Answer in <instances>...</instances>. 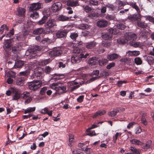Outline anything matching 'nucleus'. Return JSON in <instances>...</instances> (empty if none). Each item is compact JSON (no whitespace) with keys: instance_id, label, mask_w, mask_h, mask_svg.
I'll return each instance as SVG.
<instances>
[{"instance_id":"nucleus-1","label":"nucleus","mask_w":154,"mask_h":154,"mask_svg":"<svg viewBox=\"0 0 154 154\" xmlns=\"http://www.w3.org/2000/svg\"><path fill=\"white\" fill-rule=\"evenodd\" d=\"M50 86L51 88L56 91V92L54 94H61L66 92V86L59 82L53 83L51 84Z\"/></svg>"},{"instance_id":"nucleus-2","label":"nucleus","mask_w":154,"mask_h":154,"mask_svg":"<svg viewBox=\"0 0 154 154\" xmlns=\"http://www.w3.org/2000/svg\"><path fill=\"white\" fill-rule=\"evenodd\" d=\"M72 51L75 54L73 55L71 58V62L73 64L80 63L82 60V56L79 53L80 49L75 47L73 48Z\"/></svg>"},{"instance_id":"nucleus-3","label":"nucleus","mask_w":154,"mask_h":154,"mask_svg":"<svg viewBox=\"0 0 154 154\" xmlns=\"http://www.w3.org/2000/svg\"><path fill=\"white\" fill-rule=\"evenodd\" d=\"M42 83L38 80L34 81L29 84V88L31 90L35 91L41 86Z\"/></svg>"},{"instance_id":"nucleus-4","label":"nucleus","mask_w":154,"mask_h":154,"mask_svg":"<svg viewBox=\"0 0 154 154\" xmlns=\"http://www.w3.org/2000/svg\"><path fill=\"white\" fill-rule=\"evenodd\" d=\"M109 32L103 33L102 37L105 40H107L111 39L112 38V34H116V29L113 28H111L109 29Z\"/></svg>"},{"instance_id":"nucleus-5","label":"nucleus","mask_w":154,"mask_h":154,"mask_svg":"<svg viewBox=\"0 0 154 154\" xmlns=\"http://www.w3.org/2000/svg\"><path fill=\"white\" fill-rule=\"evenodd\" d=\"M13 40L8 39L5 40L3 43V48L7 53L8 56H9L8 52L10 51L11 48L13 45Z\"/></svg>"},{"instance_id":"nucleus-6","label":"nucleus","mask_w":154,"mask_h":154,"mask_svg":"<svg viewBox=\"0 0 154 154\" xmlns=\"http://www.w3.org/2000/svg\"><path fill=\"white\" fill-rule=\"evenodd\" d=\"M63 53L62 48H54L53 50L49 52V54L51 57L60 55Z\"/></svg>"},{"instance_id":"nucleus-7","label":"nucleus","mask_w":154,"mask_h":154,"mask_svg":"<svg viewBox=\"0 0 154 154\" xmlns=\"http://www.w3.org/2000/svg\"><path fill=\"white\" fill-rule=\"evenodd\" d=\"M41 8V3L39 2L34 3L31 5L29 10L30 11H34L40 9Z\"/></svg>"},{"instance_id":"nucleus-8","label":"nucleus","mask_w":154,"mask_h":154,"mask_svg":"<svg viewBox=\"0 0 154 154\" xmlns=\"http://www.w3.org/2000/svg\"><path fill=\"white\" fill-rule=\"evenodd\" d=\"M39 47L36 46L34 48H31L29 49L26 51V54L27 55H32L35 54L38 52V51H40V48H38Z\"/></svg>"},{"instance_id":"nucleus-9","label":"nucleus","mask_w":154,"mask_h":154,"mask_svg":"<svg viewBox=\"0 0 154 154\" xmlns=\"http://www.w3.org/2000/svg\"><path fill=\"white\" fill-rule=\"evenodd\" d=\"M12 100H17L20 98V92L16 89H12Z\"/></svg>"},{"instance_id":"nucleus-10","label":"nucleus","mask_w":154,"mask_h":154,"mask_svg":"<svg viewBox=\"0 0 154 154\" xmlns=\"http://www.w3.org/2000/svg\"><path fill=\"white\" fill-rule=\"evenodd\" d=\"M62 7V4L61 2H57L52 4L51 9L54 12H56L60 10Z\"/></svg>"},{"instance_id":"nucleus-11","label":"nucleus","mask_w":154,"mask_h":154,"mask_svg":"<svg viewBox=\"0 0 154 154\" xmlns=\"http://www.w3.org/2000/svg\"><path fill=\"white\" fill-rule=\"evenodd\" d=\"M125 37L127 40H134L137 38V36L134 33L130 32L126 33Z\"/></svg>"},{"instance_id":"nucleus-12","label":"nucleus","mask_w":154,"mask_h":154,"mask_svg":"<svg viewBox=\"0 0 154 154\" xmlns=\"http://www.w3.org/2000/svg\"><path fill=\"white\" fill-rule=\"evenodd\" d=\"M128 2H125L120 0H116L115 2V4L118 7V11L123 8V7L125 5H127Z\"/></svg>"},{"instance_id":"nucleus-13","label":"nucleus","mask_w":154,"mask_h":154,"mask_svg":"<svg viewBox=\"0 0 154 154\" xmlns=\"http://www.w3.org/2000/svg\"><path fill=\"white\" fill-rule=\"evenodd\" d=\"M17 15L19 17H24L25 16L26 10L20 7H17Z\"/></svg>"},{"instance_id":"nucleus-14","label":"nucleus","mask_w":154,"mask_h":154,"mask_svg":"<svg viewBox=\"0 0 154 154\" xmlns=\"http://www.w3.org/2000/svg\"><path fill=\"white\" fill-rule=\"evenodd\" d=\"M48 27L52 28L57 25L56 21L55 19L50 18L46 23Z\"/></svg>"},{"instance_id":"nucleus-15","label":"nucleus","mask_w":154,"mask_h":154,"mask_svg":"<svg viewBox=\"0 0 154 154\" xmlns=\"http://www.w3.org/2000/svg\"><path fill=\"white\" fill-rule=\"evenodd\" d=\"M108 22L107 20H101L97 22V26L100 28L106 27L108 24Z\"/></svg>"},{"instance_id":"nucleus-16","label":"nucleus","mask_w":154,"mask_h":154,"mask_svg":"<svg viewBox=\"0 0 154 154\" xmlns=\"http://www.w3.org/2000/svg\"><path fill=\"white\" fill-rule=\"evenodd\" d=\"M127 4L130 5L133 8L135 9L137 13V14H140V10L139 7L136 5V2H129L127 3Z\"/></svg>"},{"instance_id":"nucleus-17","label":"nucleus","mask_w":154,"mask_h":154,"mask_svg":"<svg viewBox=\"0 0 154 154\" xmlns=\"http://www.w3.org/2000/svg\"><path fill=\"white\" fill-rule=\"evenodd\" d=\"M67 32L66 30L59 31L56 34V36L58 38H64L66 36Z\"/></svg>"},{"instance_id":"nucleus-18","label":"nucleus","mask_w":154,"mask_h":154,"mask_svg":"<svg viewBox=\"0 0 154 154\" xmlns=\"http://www.w3.org/2000/svg\"><path fill=\"white\" fill-rule=\"evenodd\" d=\"M27 77L26 76H21L18 78L17 80L16 84L19 86H22L24 81L27 79Z\"/></svg>"},{"instance_id":"nucleus-19","label":"nucleus","mask_w":154,"mask_h":154,"mask_svg":"<svg viewBox=\"0 0 154 154\" xmlns=\"http://www.w3.org/2000/svg\"><path fill=\"white\" fill-rule=\"evenodd\" d=\"M140 14H134L130 15L128 16V19L131 21H136L140 18Z\"/></svg>"},{"instance_id":"nucleus-20","label":"nucleus","mask_w":154,"mask_h":154,"mask_svg":"<svg viewBox=\"0 0 154 154\" xmlns=\"http://www.w3.org/2000/svg\"><path fill=\"white\" fill-rule=\"evenodd\" d=\"M120 56L116 53H113L107 55V57L108 59L110 61H113L116 59H118Z\"/></svg>"},{"instance_id":"nucleus-21","label":"nucleus","mask_w":154,"mask_h":154,"mask_svg":"<svg viewBox=\"0 0 154 154\" xmlns=\"http://www.w3.org/2000/svg\"><path fill=\"white\" fill-rule=\"evenodd\" d=\"M48 13L47 14V15H44L42 19L40 20L37 23V24L38 25H42L47 20L48 17L50 14V12L49 11H48Z\"/></svg>"},{"instance_id":"nucleus-22","label":"nucleus","mask_w":154,"mask_h":154,"mask_svg":"<svg viewBox=\"0 0 154 154\" xmlns=\"http://www.w3.org/2000/svg\"><path fill=\"white\" fill-rule=\"evenodd\" d=\"M98 62L97 58L96 57H92L88 60V63L91 66L96 64Z\"/></svg>"},{"instance_id":"nucleus-23","label":"nucleus","mask_w":154,"mask_h":154,"mask_svg":"<svg viewBox=\"0 0 154 154\" xmlns=\"http://www.w3.org/2000/svg\"><path fill=\"white\" fill-rule=\"evenodd\" d=\"M71 17H67L63 15H60L57 18L58 20L61 21H65L70 20Z\"/></svg>"},{"instance_id":"nucleus-24","label":"nucleus","mask_w":154,"mask_h":154,"mask_svg":"<svg viewBox=\"0 0 154 154\" xmlns=\"http://www.w3.org/2000/svg\"><path fill=\"white\" fill-rule=\"evenodd\" d=\"M96 44L97 43L96 42L94 41H92L86 43L85 44V46L88 49H91L95 47Z\"/></svg>"},{"instance_id":"nucleus-25","label":"nucleus","mask_w":154,"mask_h":154,"mask_svg":"<svg viewBox=\"0 0 154 154\" xmlns=\"http://www.w3.org/2000/svg\"><path fill=\"white\" fill-rule=\"evenodd\" d=\"M152 144V141L150 140H148L145 145L143 143L142 147L144 149H148L151 148Z\"/></svg>"},{"instance_id":"nucleus-26","label":"nucleus","mask_w":154,"mask_h":154,"mask_svg":"<svg viewBox=\"0 0 154 154\" xmlns=\"http://www.w3.org/2000/svg\"><path fill=\"white\" fill-rule=\"evenodd\" d=\"M68 5L71 6H75L79 5L78 1L71 0L68 1L67 3Z\"/></svg>"},{"instance_id":"nucleus-27","label":"nucleus","mask_w":154,"mask_h":154,"mask_svg":"<svg viewBox=\"0 0 154 154\" xmlns=\"http://www.w3.org/2000/svg\"><path fill=\"white\" fill-rule=\"evenodd\" d=\"M130 142L134 145H142L143 143L142 142L137 139H134L130 140Z\"/></svg>"},{"instance_id":"nucleus-28","label":"nucleus","mask_w":154,"mask_h":154,"mask_svg":"<svg viewBox=\"0 0 154 154\" xmlns=\"http://www.w3.org/2000/svg\"><path fill=\"white\" fill-rule=\"evenodd\" d=\"M137 24L139 27L142 28H146L147 26V24L144 22L139 21L137 22Z\"/></svg>"},{"instance_id":"nucleus-29","label":"nucleus","mask_w":154,"mask_h":154,"mask_svg":"<svg viewBox=\"0 0 154 154\" xmlns=\"http://www.w3.org/2000/svg\"><path fill=\"white\" fill-rule=\"evenodd\" d=\"M130 149L133 152V154H140L141 151L140 149H137L136 148L131 146Z\"/></svg>"},{"instance_id":"nucleus-30","label":"nucleus","mask_w":154,"mask_h":154,"mask_svg":"<svg viewBox=\"0 0 154 154\" xmlns=\"http://www.w3.org/2000/svg\"><path fill=\"white\" fill-rule=\"evenodd\" d=\"M82 7L84 11L87 13H91L93 11V9H92L91 8L89 7L87 5L86 6L83 5Z\"/></svg>"},{"instance_id":"nucleus-31","label":"nucleus","mask_w":154,"mask_h":154,"mask_svg":"<svg viewBox=\"0 0 154 154\" xmlns=\"http://www.w3.org/2000/svg\"><path fill=\"white\" fill-rule=\"evenodd\" d=\"M24 62L21 60H18L15 63L14 66L15 68H20L24 64Z\"/></svg>"},{"instance_id":"nucleus-32","label":"nucleus","mask_w":154,"mask_h":154,"mask_svg":"<svg viewBox=\"0 0 154 154\" xmlns=\"http://www.w3.org/2000/svg\"><path fill=\"white\" fill-rule=\"evenodd\" d=\"M16 73L15 72L12 71H8L7 74V76L10 78H14L16 76Z\"/></svg>"},{"instance_id":"nucleus-33","label":"nucleus","mask_w":154,"mask_h":154,"mask_svg":"<svg viewBox=\"0 0 154 154\" xmlns=\"http://www.w3.org/2000/svg\"><path fill=\"white\" fill-rule=\"evenodd\" d=\"M130 44L131 45L135 48L140 47L141 45V43L140 42H130Z\"/></svg>"},{"instance_id":"nucleus-34","label":"nucleus","mask_w":154,"mask_h":154,"mask_svg":"<svg viewBox=\"0 0 154 154\" xmlns=\"http://www.w3.org/2000/svg\"><path fill=\"white\" fill-rule=\"evenodd\" d=\"M44 31V29L42 28H38L33 31V33L34 34L38 35L42 33Z\"/></svg>"},{"instance_id":"nucleus-35","label":"nucleus","mask_w":154,"mask_h":154,"mask_svg":"<svg viewBox=\"0 0 154 154\" xmlns=\"http://www.w3.org/2000/svg\"><path fill=\"white\" fill-rule=\"evenodd\" d=\"M63 76L62 74L55 73L54 74L52 79L55 81L59 80L62 79V78L60 77V76Z\"/></svg>"},{"instance_id":"nucleus-36","label":"nucleus","mask_w":154,"mask_h":154,"mask_svg":"<svg viewBox=\"0 0 154 154\" xmlns=\"http://www.w3.org/2000/svg\"><path fill=\"white\" fill-rule=\"evenodd\" d=\"M148 34V32L146 30H143L141 31L140 32V37L144 38H146L147 37V35Z\"/></svg>"},{"instance_id":"nucleus-37","label":"nucleus","mask_w":154,"mask_h":154,"mask_svg":"<svg viewBox=\"0 0 154 154\" xmlns=\"http://www.w3.org/2000/svg\"><path fill=\"white\" fill-rule=\"evenodd\" d=\"M35 109V107H28L26 109L24 112V113L26 114L28 113H30L34 112Z\"/></svg>"},{"instance_id":"nucleus-38","label":"nucleus","mask_w":154,"mask_h":154,"mask_svg":"<svg viewBox=\"0 0 154 154\" xmlns=\"http://www.w3.org/2000/svg\"><path fill=\"white\" fill-rule=\"evenodd\" d=\"M147 59V62L149 65H153L154 63V58L153 57L149 56Z\"/></svg>"},{"instance_id":"nucleus-39","label":"nucleus","mask_w":154,"mask_h":154,"mask_svg":"<svg viewBox=\"0 0 154 154\" xmlns=\"http://www.w3.org/2000/svg\"><path fill=\"white\" fill-rule=\"evenodd\" d=\"M21 46L17 45L12 48V51L14 54H16L18 51L21 49Z\"/></svg>"},{"instance_id":"nucleus-40","label":"nucleus","mask_w":154,"mask_h":154,"mask_svg":"<svg viewBox=\"0 0 154 154\" xmlns=\"http://www.w3.org/2000/svg\"><path fill=\"white\" fill-rule=\"evenodd\" d=\"M98 62L100 66H103L106 65L108 62V60L106 59H104L100 60Z\"/></svg>"},{"instance_id":"nucleus-41","label":"nucleus","mask_w":154,"mask_h":154,"mask_svg":"<svg viewBox=\"0 0 154 154\" xmlns=\"http://www.w3.org/2000/svg\"><path fill=\"white\" fill-rule=\"evenodd\" d=\"M30 72L29 69L26 70L25 71L20 72V74L22 75V76H26L27 77V76L29 74Z\"/></svg>"},{"instance_id":"nucleus-42","label":"nucleus","mask_w":154,"mask_h":154,"mask_svg":"<svg viewBox=\"0 0 154 154\" xmlns=\"http://www.w3.org/2000/svg\"><path fill=\"white\" fill-rule=\"evenodd\" d=\"M72 85H74L73 86L71 87L70 91H73L77 89L79 87V85H77V83L75 82H74L72 83Z\"/></svg>"},{"instance_id":"nucleus-43","label":"nucleus","mask_w":154,"mask_h":154,"mask_svg":"<svg viewBox=\"0 0 154 154\" xmlns=\"http://www.w3.org/2000/svg\"><path fill=\"white\" fill-rule=\"evenodd\" d=\"M119 112V111L117 109H114L112 111L110 112L109 113V115L110 116H115L117 113Z\"/></svg>"},{"instance_id":"nucleus-44","label":"nucleus","mask_w":154,"mask_h":154,"mask_svg":"<svg viewBox=\"0 0 154 154\" xmlns=\"http://www.w3.org/2000/svg\"><path fill=\"white\" fill-rule=\"evenodd\" d=\"M50 60L48 59L42 60L39 61V64L41 65L44 66L48 64Z\"/></svg>"},{"instance_id":"nucleus-45","label":"nucleus","mask_w":154,"mask_h":154,"mask_svg":"<svg viewBox=\"0 0 154 154\" xmlns=\"http://www.w3.org/2000/svg\"><path fill=\"white\" fill-rule=\"evenodd\" d=\"M78 36V35L77 33L74 32H72L71 33L70 35V37L73 40L75 41L76 40V38Z\"/></svg>"},{"instance_id":"nucleus-46","label":"nucleus","mask_w":154,"mask_h":154,"mask_svg":"<svg viewBox=\"0 0 154 154\" xmlns=\"http://www.w3.org/2000/svg\"><path fill=\"white\" fill-rule=\"evenodd\" d=\"M30 17L33 19H36L38 18L39 14L37 12L34 11L31 14Z\"/></svg>"},{"instance_id":"nucleus-47","label":"nucleus","mask_w":154,"mask_h":154,"mask_svg":"<svg viewBox=\"0 0 154 154\" xmlns=\"http://www.w3.org/2000/svg\"><path fill=\"white\" fill-rule=\"evenodd\" d=\"M52 70H53V69L49 66H46L44 68L45 72L47 74L50 73Z\"/></svg>"},{"instance_id":"nucleus-48","label":"nucleus","mask_w":154,"mask_h":154,"mask_svg":"<svg viewBox=\"0 0 154 154\" xmlns=\"http://www.w3.org/2000/svg\"><path fill=\"white\" fill-rule=\"evenodd\" d=\"M134 61L137 65L141 64L142 62L141 59L140 57H137L134 59Z\"/></svg>"},{"instance_id":"nucleus-49","label":"nucleus","mask_w":154,"mask_h":154,"mask_svg":"<svg viewBox=\"0 0 154 154\" xmlns=\"http://www.w3.org/2000/svg\"><path fill=\"white\" fill-rule=\"evenodd\" d=\"M14 34V31L13 29H12L10 30L9 32L5 34V36L7 38L11 37Z\"/></svg>"},{"instance_id":"nucleus-50","label":"nucleus","mask_w":154,"mask_h":154,"mask_svg":"<svg viewBox=\"0 0 154 154\" xmlns=\"http://www.w3.org/2000/svg\"><path fill=\"white\" fill-rule=\"evenodd\" d=\"M110 42L107 41H103L102 42V45L104 47L108 48L110 46Z\"/></svg>"},{"instance_id":"nucleus-51","label":"nucleus","mask_w":154,"mask_h":154,"mask_svg":"<svg viewBox=\"0 0 154 154\" xmlns=\"http://www.w3.org/2000/svg\"><path fill=\"white\" fill-rule=\"evenodd\" d=\"M78 146L80 149L83 150H84L87 147V146H85L84 143H79Z\"/></svg>"},{"instance_id":"nucleus-52","label":"nucleus","mask_w":154,"mask_h":154,"mask_svg":"<svg viewBox=\"0 0 154 154\" xmlns=\"http://www.w3.org/2000/svg\"><path fill=\"white\" fill-rule=\"evenodd\" d=\"M146 20H148L154 24V18L149 15H147L145 17Z\"/></svg>"},{"instance_id":"nucleus-53","label":"nucleus","mask_w":154,"mask_h":154,"mask_svg":"<svg viewBox=\"0 0 154 154\" xmlns=\"http://www.w3.org/2000/svg\"><path fill=\"white\" fill-rule=\"evenodd\" d=\"M117 27L118 29L123 30L125 28V26L123 23H119L117 24Z\"/></svg>"},{"instance_id":"nucleus-54","label":"nucleus","mask_w":154,"mask_h":154,"mask_svg":"<svg viewBox=\"0 0 154 154\" xmlns=\"http://www.w3.org/2000/svg\"><path fill=\"white\" fill-rule=\"evenodd\" d=\"M89 3L91 5L96 6L98 4V2L96 0H90Z\"/></svg>"},{"instance_id":"nucleus-55","label":"nucleus","mask_w":154,"mask_h":154,"mask_svg":"<svg viewBox=\"0 0 154 154\" xmlns=\"http://www.w3.org/2000/svg\"><path fill=\"white\" fill-rule=\"evenodd\" d=\"M22 97L23 99H26L27 97H29L30 96V94L29 92H24L22 94Z\"/></svg>"},{"instance_id":"nucleus-56","label":"nucleus","mask_w":154,"mask_h":154,"mask_svg":"<svg viewBox=\"0 0 154 154\" xmlns=\"http://www.w3.org/2000/svg\"><path fill=\"white\" fill-rule=\"evenodd\" d=\"M78 27L81 29H85L88 27V25L85 24H81L79 25Z\"/></svg>"},{"instance_id":"nucleus-57","label":"nucleus","mask_w":154,"mask_h":154,"mask_svg":"<svg viewBox=\"0 0 154 154\" xmlns=\"http://www.w3.org/2000/svg\"><path fill=\"white\" fill-rule=\"evenodd\" d=\"M105 18L107 20H114L115 19V17L113 15L108 14L106 15Z\"/></svg>"},{"instance_id":"nucleus-58","label":"nucleus","mask_w":154,"mask_h":154,"mask_svg":"<svg viewBox=\"0 0 154 154\" xmlns=\"http://www.w3.org/2000/svg\"><path fill=\"white\" fill-rule=\"evenodd\" d=\"M79 53L82 56V58H87V57L89 55V54L88 53H83L81 50H80Z\"/></svg>"},{"instance_id":"nucleus-59","label":"nucleus","mask_w":154,"mask_h":154,"mask_svg":"<svg viewBox=\"0 0 154 154\" xmlns=\"http://www.w3.org/2000/svg\"><path fill=\"white\" fill-rule=\"evenodd\" d=\"M141 120L142 123L144 125H147V122L143 115L142 117Z\"/></svg>"},{"instance_id":"nucleus-60","label":"nucleus","mask_w":154,"mask_h":154,"mask_svg":"<svg viewBox=\"0 0 154 154\" xmlns=\"http://www.w3.org/2000/svg\"><path fill=\"white\" fill-rule=\"evenodd\" d=\"M106 7L112 11L116 9V7L114 6L113 5L111 4H108L106 5Z\"/></svg>"},{"instance_id":"nucleus-61","label":"nucleus","mask_w":154,"mask_h":154,"mask_svg":"<svg viewBox=\"0 0 154 154\" xmlns=\"http://www.w3.org/2000/svg\"><path fill=\"white\" fill-rule=\"evenodd\" d=\"M115 66V63L114 62H112L108 65L106 66V68L107 69H110L111 68Z\"/></svg>"},{"instance_id":"nucleus-62","label":"nucleus","mask_w":154,"mask_h":154,"mask_svg":"<svg viewBox=\"0 0 154 154\" xmlns=\"http://www.w3.org/2000/svg\"><path fill=\"white\" fill-rule=\"evenodd\" d=\"M47 89V88L46 87H44L42 88L40 91L41 94L42 95L44 94L45 93Z\"/></svg>"},{"instance_id":"nucleus-63","label":"nucleus","mask_w":154,"mask_h":154,"mask_svg":"<svg viewBox=\"0 0 154 154\" xmlns=\"http://www.w3.org/2000/svg\"><path fill=\"white\" fill-rule=\"evenodd\" d=\"M48 109L47 108H45L41 110L40 112L42 113L45 114H47L48 112Z\"/></svg>"},{"instance_id":"nucleus-64","label":"nucleus","mask_w":154,"mask_h":154,"mask_svg":"<svg viewBox=\"0 0 154 154\" xmlns=\"http://www.w3.org/2000/svg\"><path fill=\"white\" fill-rule=\"evenodd\" d=\"M83 96H80L77 99V100L79 102L81 103L83 101Z\"/></svg>"}]
</instances>
